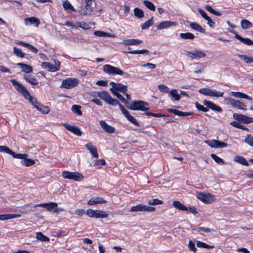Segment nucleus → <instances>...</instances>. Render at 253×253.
Listing matches in <instances>:
<instances>
[{"instance_id":"nucleus-1","label":"nucleus","mask_w":253,"mask_h":253,"mask_svg":"<svg viewBox=\"0 0 253 253\" xmlns=\"http://www.w3.org/2000/svg\"><path fill=\"white\" fill-rule=\"evenodd\" d=\"M103 71L111 75H120V76H124L125 77L127 78L129 77V74L127 73L123 72L120 68L114 67L113 66L106 64L103 66Z\"/></svg>"},{"instance_id":"nucleus-2","label":"nucleus","mask_w":253,"mask_h":253,"mask_svg":"<svg viewBox=\"0 0 253 253\" xmlns=\"http://www.w3.org/2000/svg\"><path fill=\"white\" fill-rule=\"evenodd\" d=\"M148 105L147 103L139 100L129 103L128 105L126 106L130 110L146 111L149 110V108L145 106H148Z\"/></svg>"},{"instance_id":"nucleus-3","label":"nucleus","mask_w":253,"mask_h":253,"mask_svg":"<svg viewBox=\"0 0 253 253\" xmlns=\"http://www.w3.org/2000/svg\"><path fill=\"white\" fill-rule=\"evenodd\" d=\"M85 3L84 8L80 10V15L85 16L93 14L95 0H82Z\"/></svg>"},{"instance_id":"nucleus-4","label":"nucleus","mask_w":253,"mask_h":253,"mask_svg":"<svg viewBox=\"0 0 253 253\" xmlns=\"http://www.w3.org/2000/svg\"><path fill=\"white\" fill-rule=\"evenodd\" d=\"M36 207H42L49 211L54 213H58L63 211V209L58 207V204L55 202H49L38 204Z\"/></svg>"},{"instance_id":"nucleus-5","label":"nucleus","mask_w":253,"mask_h":253,"mask_svg":"<svg viewBox=\"0 0 253 253\" xmlns=\"http://www.w3.org/2000/svg\"><path fill=\"white\" fill-rule=\"evenodd\" d=\"M97 96L101 99L104 100L106 103L113 106L118 105L119 106V102L116 99L113 98L109 93L105 91H102L97 92Z\"/></svg>"},{"instance_id":"nucleus-6","label":"nucleus","mask_w":253,"mask_h":253,"mask_svg":"<svg viewBox=\"0 0 253 253\" xmlns=\"http://www.w3.org/2000/svg\"><path fill=\"white\" fill-rule=\"evenodd\" d=\"M197 197L200 200L207 204L211 203L215 199V196L210 193L197 192Z\"/></svg>"},{"instance_id":"nucleus-7","label":"nucleus","mask_w":253,"mask_h":253,"mask_svg":"<svg viewBox=\"0 0 253 253\" xmlns=\"http://www.w3.org/2000/svg\"><path fill=\"white\" fill-rule=\"evenodd\" d=\"M10 82L16 90L22 94L24 98L26 97V96H29L30 93L28 91L27 89L23 85L19 83L16 80L11 79Z\"/></svg>"},{"instance_id":"nucleus-8","label":"nucleus","mask_w":253,"mask_h":253,"mask_svg":"<svg viewBox=\"0 0 253 253\" xmlns=\"http://www.w3.org/2000/svg\"><path fill=\"white\" fill-rule=\"evenodd\" d=\"M87 215L90 217L104 218L108 216L109 214L105 211L100 210H88Z\"/></svg>"},{"instance_id":"nucleus-9","label":"nucleus","mask_w":253,"mask_h":253,"mask_svg":"<svg viewBox=\"0 0 253 253\" xmlns=\"http://www.w3.org/2000/svg\"><path fill=\"white\" fill-rule=\"evenodd\" d=\"M199 92L204 95L216 97H222L223 92H219L208 88H203L199 89Z\"/></svg>"},{"instance_id":"nucleus-10","label":"nucleus","mask_w":253,"mask_h":253,"mask_svg":"<svg viewBox=\"0 0 253 253\" xmlns=\"http://www.w3.org/2000/svg\"><path fill=\"white\" fill-rule=\"evenodd\" d=\"M155 211V208L152 207H149L146 205L140 204L132 207L130 211L132 212L137 211H149L152 212Z\"/></svg>"},{"instance_id":"nucleus-11","label":"nucleus","mask_w":253,"mask_h":253,"mask_svg":"<svg viewBox=\"0 0 253 253\" xmlns=\"http://www.w3.org/2000/svg\"><path fill=\"white\" fill-rule=\"evenodd\" d=\"M233 117L237 121L244 124H249L253 122V118L250 117L243 114L234 113Z\"/></svg>"},{"instance_id":"nucleus-12","label":"nucleus","mask_w":253,"mask_h":253,"mask_svg":"<svg viewBox=\"0 0 253 253\" xmlns=\"http://www.w3.org/2000/svg\"><path fill=\"white\" fill-rule=\"evenodd\" d=\"M119 108L121 110L123 115L126 118V119L130 122L132 124L135 125L136 126H139V123L137 120L131 115H130L128 111L125 108V107L121 104H119Z\"/></svg>"},{"instance_id":"nucleus-13","label":"nucleus","mask_w":253,"mask_h":253,"mask_svg":"<svg viewBox=\"0 0 253 253\" xmlns=\"http://www.w3.org/2000/svg\"><path fill=\"white\" fill-rule=\"evenodd\" d=\"M78 84V79L68 78L62 81V86L65 88H71Z\"/></svg>"},{"instance_id":"nucleus-14","label":"nucleus","mask_w":253,"mask_h":253,"mask_svg":"<svg viewBox=\"0 0 253 253\" xmlns=\"http://www.w3.org/2000/svg\"><path fill=\"white\" fill-rule=\"evenodd\" d=\"M205 143L211 148H224L227 146V144L217 140H206Z\"/></svg>"},{"instance_id":"nucleus-15","label":"nucleus","mask_w":253,"mask_h":253,"mask_svg":"<svg viewBox=\"0 0 253 253\" xmlns=\"http://www.w3.org/2000/svg\"><path fill=\"white\" fill-rule=\"evenodd\" d=\"M62 175L65 179H72L75 181L79 180V173L78 172L63 171L62 173Z\"/></svg>"},{"instance_id":"nucleus-16","label":"nucleus","mask_w":253,"mask_h":253,"mask_svg":"<svg viewBox=\"0 0 253 253\" xmlns=\"http://www.w3.org/2000/svg\"><path fill=\"white\" fill-rule=\"evenodd\" d=\"M110 84L112 86L111 88H113L114 90H116L120 91L123 93H125L127 89V86L121 83H115L114 82H111L110 83Z\"/></svg>"},{"instance_id":"nucleus-17","label":"nucleus","mask_w":253,"mask_h":253,"mask_svg":"<svg viewBox=\"0 0 253 253\" xmlns=\"http://www.w3.org/2000/svg\"><path fill=\"white\" fill-rule=\"evenodd\" d=\"M177 25V23L170 21H164L160 23L157 26L158 30H162L163 29L168 28L171 26H175Z\"/></svg>"},{"instance_id":"nucleus-18","label":"nucleus","mask_w":253,"mask_h":253,"mask_svg":"<svg viewBox=\"0 0 253 253\" xmlns=\"http://www.w3.org/2000/svg\"><path fill=\"white\" fill-rule=\"evenodd\" d=\"M187 54L191 59H200L206 56L205 53L198 50H195L192 52L188 51Z\"/></svg>"},{"instance_id":"nucleus-19","label":"nucleus","mask_w":253,"mask_h":253,"mask_svg":"<svg viewBox=\"0 0 253 253\" xmlns=\"http://www.w3.org/2000/svg\"><path fill=\"white\" fill-rule=\"evenodd\" d=\"M101 128L106 132L109 133H114L115 129L114 127L108 125L105 121L101 120L99 122Z\"/></svg>"},{"instance_id":"nucleus-20","label":"nucleus","mask_w":253,"mask_h":253,"mask_svg":"<svg viewBox=\"0 0 253 253\" xmlns=\"http://www.w3.org/2000/svg\"><path fill=\"white\" fill-rule=\"evenodd\" d=\"M81 244L82 248L88 251H91L93 249L92 241L88 238H84Z\"/></svg>"},{"instance_id":"nucleus-21","label":"nucleus","mask_w":253,"mask_h":253,"mask_svg":"<svg viewBox=\"0 0 253 253\" xmlns=\"http://www.w3.org/2000/svg\"><path fill=\"white\" fill-rule=\"evenodd\" d=\"M203 104L204 105L206 106L207 108H209L212 110L219 112H221L222 111V109L220 107L216 105L212 102L205 100Z\"/></svg>"},{"instance_id":"nucleus-22","label":"nucleus","mask_w":253,"mask_h":253,"mask_svg":"<svg viewBox=\"0 0 253 253\" xmlns=\"http://www.w3.org/2000/svg\"><path fill=\"white\" fill-rule=\"evenodd\" d=\"M85 147L87 149L89 150L93 157L95 158H97L98 157L97 149L95 146L91 143H88L85 145Z\"/></svg>"},{"instance_id":"nucleus-23","label":"nucleus","mask_w":253,"mask_h":253,"mask_svg":"<svg viewBox=\"0 0 253 253\" xmlns=\"http://www.w3.org/2000/svg\"><path fill=\"white\" fill-rule=\"evenodd\" d=\"M232 33L235 34V38L238 40H239L241 42L244 43L245 44L248 45H253V42L248 38H244L242 37L241 36L239 35L236 32L232 31Z\"/></svg>"},{"instance_id":"nucleus-24","label":"nucleus","mask_w":253,"mask_h":253,"mask_svg":"<svg viewBox=\"0 0 253 253\" xmlns=\"http://www.w3.org/2000/svg\"><path fill=\"white\" fill-rule=\"evenodd\" d=\"M63 126L69 131L79 135V128L78 126L70 125L66 123L63 124Z\"/></svg>"},{"instance_id":"nucleus-25","label":"nucleus","mask_w":253,"mask_h":253,"mask_svg":"<svg viewBox=\"0 0 253 253\" xmlns=\"http://www.w3.org/2000/svg\"><path fill=\"white\" fill-rule=\"evenodd\" d=\"M106 201L104 200L103 198L97 197L92 198L88 201L87 204L89 205H93L97 204L106 203Z\"/></svg>"},{"instance_id":"nucleus-26","label":"nucleus","mask_w":253,"mask_h":253,"mask_svg":"<svg viewBox=\"0 0 253 253\" xmlns=\"http://www.w3.org/2000/svg\"><path fill=\"white\" fill-rule=\"evenodd\" d=\"M168 111L174 114L175 115L178 116H188L192 115L193 113L192 112H184L182 111H178L176 109L169 108L168 109Z\"/></svg>"},{"instance_id":"nucleus-27","label":"nucleus","mask_w":253,"mask_h":253,"mask_svg":"<svg viewBox=\"0 0 253 253\" xmlns=\"http://www.w3.org/2000/svg\"><path fill=\"white\" fill-rule=\"evenodd\" d=\"M142 42V41L137 39H128L124 40L122 43L124 45H139Z\"/></svg>"},{"instance_id":"nucleus-28","label":"nucleus","mask_w":253,"mask_h":253,"mask_svg":"<svg viewBox=\"0 0 253 253\" xmlns=\"http://www.w3.org/2000/svg\"><path fill=\"white\" fill-rule=\"evenodd\" d=\"M231 94L233 96H234L236 98H245L249 100H252V98L248 95L244 94L243 93L240 92H234L231 91Z\"/></svg>"},{"instance_id":"nucleus-29","label":"nucleus","mask_w":253,"mask_h":253,"mask_svg":"<svg viewBox=\"0 0 253 253\" xmlns=\"http://www.w3.org/2000/svg\"><path fill=\"white\" fill-rule=\"evenodd\" d=\"M94 35L96 36L99 37H111V38H115L116 35L114 34H112L109 33L101 31H96L94 32Z\"/></svg>"},{"instance_id":"nucleus-30","label":"nucleus","mask_w":253,"mask_h":253,"mask_svg":"<svg viewBox=\"0 0 253 253\" xmlns=\"http://www.w3.org/2000/svg\"><path fill=\"white\" fill-rule=\"evenodd\" d=\"M21 216L20 214H0V220H6L11 219L19 217Z\"/></svg>"},{"instance_id":"nucleus-31","label":"nucleus","mask_w":253,"mask_h":253,"mask_svg":"<svg viewBox=\"0 0 253 253\" xmlns=\"http://www.w3.org/2000/svg\"><path fill=\"white\" fill-rule=\"evenodd\" d=\"M17 66L22 69L23 72L26 73H32L33 72V68L30 65L25 64L22 63H18Z\"/></svg>"},{"instance_id":"nucleus-32","label":"nucleus","mask_w":253,"mask_h":253,"mask_svg":"<svg viewBox=\"0 0 253 253\" xmlns=\"http://www.w3.org/2000/svg\"><path fill=\"white\" fill-rule=\"evenodd\" d=\"M24 78L27 82L29 83L32 85H37L39 83L38 80L31 75H25Z\"/></svg>"},{"instance_id":"nucleus-33","label":"nucleus","mask_w":253,"mask_h":253,"mask_svg":"<svg viewBox=\"0 0 253 253\" xmlns=\"http://www.w3.org/2000/svg\"><path fill=\"white\" fill-rule=\"evenodd\" d=\"M110 90L115 96H116L117 97V98L120 100V101L124 103L126 105L129 104V102L126 101L121 94L114 90L113 88H110Z\"/></svg>"},{"instance_id":"nucleus-34","label":"nucleus","mask_w":253,"mask_h":253,"mask_svg":"<svg viewBox=\"0 0 253 253\" xmlns=\"http://www.w3.org/2000/svg\"><path fill=\"white\" fill-rule=\"evenodd\" d=\"M173 206L179 210L188 211V208L184 205L178 201H174L172 203Z\"/></svg>"},{"instance_id":"nucleus-35","label":"nucleus","mask_w":253,"mask_h":253,"mask_svg":"<svg viewBox=\"0 0 253 253\" xmlns=\"http://www.w3.org/2000/svg\"><path fill=\"white\" fill-rule=\"evenodd\" d=\"M25 21L26 25H27L28 22H29L30 24H35L37 27H39L40 23L39 20L35 17L26 18Z\"/></svg>"},{"instance_id":"nucleus-36","label":"nucleus","mask_w":253,"mask_h":253,"mask_svg":"<svg viewBox=\"0 0 253 253\" xmlns=\"http://www.w3.org/2000/svg\"><path fill=\"white\" fill-rule=\"evenodd\" d=\"M190 27L197 31H198L201 33H205V30L200 25L196 23H191L190 24Z\"/></svg>"},{"instance_id":"nucleus-37","label":"nucleus","mask_w":253,"mask_h":253,"mask_svg":"<svg viewBox=\"0 0 253 253\" xmlns=\"http://www.w3.org/2000/svg\"><path fill=\"white\" fill-rule=\"evenodd\" d=\"M234 161L237 163H238L244 166H247L249 165V163H248L246 159L244 157L241 156H235L234 158Z\"/></svg>"},{"instance_id":"nucleus-38","label":"nucleus","mask_w":253,"mask_h":253,"mask_svg":"<svg viewBox=\"0 0 253 253\" xmlns=\"http://www.w3.org/2000/svg\"><path fill=\"white\" fill-rule=\"evenodd\" d=\"M169 97H171L174 101H178L180 98V95L178 93L176 89L171 90L169 93Z\"/></svg>"},{"instance_id":"nucleus-39","label":"nucleus","mask_w":253,"mask_h":253,"mask_svg":"<svg viewBox=\"0 0 253 253\" xmlns=\"http://www.w3.org/2000/svg\"><path fill=\"white\" fill-rule=\"evenodd\" d=\"M237 56L242 60L244 61L246 63H251L253 62V57H250L246 55L238 54Z\"/></svg>"},{"instance_id":"nucleus-40","label":"nucleus","mask_w":253,"mask_h":253,"mask_svg":"<svg viewBox=\"0 0 253 253\" xmlns=\"http://www.w3.org/2000/svg\"><path fill=\"white\" fill-rule=\"evenodd\" d=\"M36 238L38 240L42 242H48L49 238L44 235L42 232H39L36 234Z\"/></svg>"},{"instance_id":"nucleus-41","label":"nucleus","mask_w":253,"mask_h":253,"mask_svg":"<svg viewBox=\"0 0 253 253\" xmlns=\"http://www.w3.org/2000/svg\"><path fill=\"white\" fill-rule=\"evenodd\" d=\"M63 6L65 10H70L73 11H75L74 7L71 4L70 2L68 0H64L62 1Z\"/></svg>"},{"instance_id":"nucleus-42","label":"nucleus","mask_w":253,"mask_h":253,"mask_svg":"<svg viewBox=\"0 0 253 253\" xmlns=\"http://www.w3.org/2000/svg\"><path fill=\"white\" fill-rule=\"evenodd\" d=\"M60 66V63L59 61L55 62V64H51L49 63L48 71L51 72H55L59 70Z\"/></svg>"},{"instance_id":"nucleus-43","label":"nucleus","mask_w":253,"mask_h":253,"mask_svg":"<svg viewBox=\"0 0 253 253\" xmlns=\"http://www.w3.org/2000/svg\"><path fill=\"white\" fill-rule=\"evenodd\" d=\"M36 108L41 112L45 114H48L50 111L49 108L47 106H43L41 104L36 106Z\"/></svg>"},{"instance_id":"nucleus-44","label":"nucleus","mask_w":253,"mask_h":253,"mask_svg":"<svg viewBox=\"0 0 253 253\" xmlns=\"http://www.w3.org/2000/svg\"><path fill=\"white\" fill-rule=\"evenodd\" d=\"M246 105L242 103L240 101L235 100L233 107L239 109L246 110Z\"/></svg>"},{"instance_id":"nucleus-45","label":"nucleus","mask_w":253,"mask_h":253,"mask_svg":"<svg viewBox=\"0 0 253 253\" xmlns=\"http://www.w3.org/2000/svg\"><path fill=\"white\" fill-rule=\"evenodd\" d=\"M179 36L181 39L184 40H193L195 38L194 35L190 33H180Z\"/></svg>"},{"instance_id":"nucleus-46","label":"nucleus","mask_w":253,"mask_h":253,"mask_svg":"<svg viewBox=\"0 0 253 253\" xmlns=\"http://www.w3.org/2000/svg\"><path fill=\"white\" fill-rule=\"evenodd\" d=\"M21 164L26 167H29L34 165L35 164V161L32 159H28L26 157L21 161Z\"/></svg>"},{"instance_id":"nucleus-47","label":"nucleus","mask_w":253,"mask_h":253,"mask_svg":"<svg viewBox=\"0 0 253 253\" xmlns=\"http://www.w3.org/2000/svg\"><path fill=\"white\" fill-rule=\"evenodd\" d=\"M153 24V18L152 17L148 21L144 22L142 25H141V28L143 30H145L148 28H149V27H150L151 25H152Z\"/></svg>"},{"instance_id":"nucleus-48","label":"nucleus","mask_w":253,"mask_h":253,"mask_svg":"<svg viewBox=\"0 0 253 253\" xmlns=\"http://www.w3.org/2000/svg\"><path fill=\"white\" fill-rule=\"evenodd\" d=\"M25 99L29 100V101L36 108V106H38L40 103L37 101V100L33 98L30 94H29V96H26L25 98Z\"/></svg>"},{"instance_id":"nucleus-49","label":"nucleus","mask_w":253,"mask_h":253,"mask_svg":"<svg viewBox=\"0 0 253 253\" xmlns=\"http://www.w3.org/2000/svg\"><path fill=\"white\" fill-rule=\"evenodd\" d=\"M13 158L23 160L28 157L26 154H16L14 152L11 151L10 154Z\"/></svg>"},{"instance_id":"nucleus-50","label":"nucleus","mask_w":253,"mask_h":253,"mask_svg":"<svg viewBox=\"0 0 253 253\" xmlns=\"http://www.w3.org/2000/svg\"><path fill=\"white\" fill-rule=\"evenodd\" d=\"M197 246L198 248H203L208 249H213L214 248V246L209 245L204 242L199 241L197 242Z\"/></svg>"},{"instance_id":"nucleus-51","label":"nucleus","mask_w":253,"mask_h":253,"mask_svg":"<svg viewBox=\"0 0 253 253\" xmlns=\"http://www.w3.org/2000/svg\"><path fill=\"white\" fill-rule=\"evenodd\" d=\"M134 14L135 16L139 18L144 17V12L141 9L136 7L134 9Z\"/></svg>"},{"instance_id":"nucleus-52","label":"nucleus","mask_w":253,"mask_h":253,"mask_svg":"<svg viewBox=\"0 0 253 253\" xmlns=\"http://www.w3.org/2000/svg\"><path fill=\"white\" fill-rule=\"evenodd\" d=\"M143 2L144 4V5L150 10L152 11L155 10V6L154 4L151 1H149L147 0H143Z\"/></svg>"},{"instance_id":"nucleus-53","label":"nucleus","mask_w":253,"mask_h":253,"mask_svg":"<svg viewBox=\"0 0 253 253\" xmlns=\"http://www.w3.org/2000/svg\"><path fill=\"white\" fill-rule=\"evenodd\" d=\"M13 52L14 54L18 57L23 58L24 57L25 54L22 52V50L20 48L14 47L13 48Z\"/></svg>"},{"instance_id":"nucleus-54","label":"nucleus","mask_w":253,"mask_h":253,"mask_svg":"<svg viewBox=\"0 0 253 253\" xmlns=\"http://www.w3.org/2000/svg\"><path fill=\"white\" fill-rule=\"evenodd\" d=\"M242 28L243 29H246L252 26V24L249 21L247 20H242L241 21Z\"/></svg>"},{"instance_id":"nucleus-55","label":"nucleus","mask_w":253,"mask_h":253,"mask_svg":"<svg viewBox=\"0 0 253 253\" xmlns=\"http://www.w3.org/2000/svg\"><path fill=\"white\" fill-rule=\"evenodd\" d=\"M163 201L158 199H150L148 203L150 205H157L163 204Z\"/></svg>"},{"instance_id":"nucleus-56","label":"nucleus","mask_w":253,"mask_h":253,"mask_svg":"<svg viewBox=\"0 0 253 253\" xmlns=\"http://www.w3.org/2000/svg\"><path fill=\"white\" fill-rule=\"evenodd\" d=\"M245 143H247L251 146L253 147V137L250 134H248L244 140Z\"/></svg>"},{"instance_id":"nucleus-57","label":"nucleus","mask_w":253,"mask_h":253,"mask_svg":"<svg viewBox=\"0 0 253 253\" xmlns=\"http://www.w3.org/2000/svg\"><path fill=\"white\" fill-rule=\"evenodd\" d=\"M211 157L214 160L215 162L218 164L222 163L223 164H224V161L221 159L220 158L217 156L215 154H211Z\"/></svg>"},{"instance_id":"nucleus-58","label":"nucleus","mask_w":253,"mask_h":253,"mask_svg":"<svg viewBox=\"0 0 253 253\" xmlns=\"http://www.w3.org/2000/svg\"><path fill=\"white\" fill-rule=\"evenodd\" d=\"M158 88L162 92L168 93L169 91V87L164 84H160L158 86Z\"/></svg>"},{"instance_id":"nucleus-59","label":"nucleus","mask_w":253,"mask_h":253,"mask_svg":"<svg viewBox=\"0 0 253 253\" xmlns=\"http://www.w3.org/2000/svg\"><path fill=\"white\" fill-rule=\"evenodd\" d=\"M12 150H10L8 147L5 146H0V152H3L5 153H7L8 154H10Z\"/></svg>"},{"instance_id":"nucleus-60","label":"nucleus","mask_w":253,"mask_h":253,"mask_svg":"<svg viewBox=\"0 0 253 253\" xmlns=\"http://www.w3.org/2000/svg\"><path fill=\"white\" fill-rule=\"evenodd\" d=\"M106 165L105 161L104 159H100L98 160H95L94 162V166H98V168H100L101 166H104Z\"/></svg>"},{"instance_id":"nucleus-61","label":"nucleus","mask_w":253,"mask_h":253,"mask_svg":"<svg viewBox=\"0 0 253 253\" xmlns=\"http://www.w3.org/2000/svg\"><path fill=\"white\" fill-rule=\"evenodd\" d=\"M127 52L131 53V54H143V53H148L149 52V51L147 49H142V50H133L132 51H128Z\"/></svg>"},{"instance_id":"nucleus-62","label":"nucleus","mask_w":253,"mask_h":253,"mask_svg":"<svg viewBox=\"0 0 253 253\" xmlns=\"http://www.w3.org/2000/svg\"><path fill=\"white\" fill-rule=\"evenodd\" d=\"M195 105L198 110L200 111H202L204 112H207L209 110L207 108L205 107L204 106L199 104L198 102H196Z\"/></svg>"},{"instance_id":"nucleus-63","label":"nucleus","mask_w":253,"mask_h":253,"mask_svg":"<svg viewBox=\"0 0 253 253\" xmlns=\"http://www.w3.org/2000/svg\"><path fill=\"white\" fill-rule=\"evenodd\" d=\"M235 100V99L233 98H227L224 99V102L226 104L231 105L233 107Z\"/></svg>"},{"instance_id":"nucleus-64","label":"nucleus","mask_w":253,"mask_h":253,"mask_svg":"<svg viewBox=\"0 0 253 253\" xmlns=\"http://www.w3.org/2000/svg\"><path fill=\"white\" fill-rule=\"evenodd\" d=\"M188 247L190 250L193 251L194 253H196L197 252V249L195 247V244L192 241H189L188 244Z\"/></svg>"}]
</instances>
